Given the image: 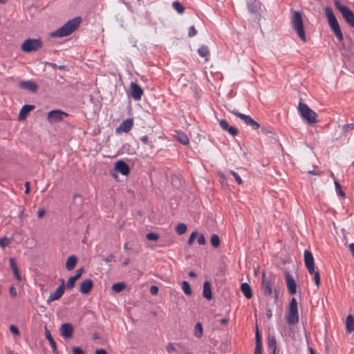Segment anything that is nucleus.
Returning <instances> with one entry per match:
<instances>
[{
    "instance_id": "nucleus-1",
    "label": "nucleus",
    "mask_w": 354,
    "mask_h": 354,
    "mask_svg": "<svg viewBox=\"0 0 354 354\" xmlns=\"http://www.w3.org/2000/svg\"><path fill=\"white\" fill-rule=\"evenodd\" d=\"M81 21L82 19L80 17H76L70 19L57 30L50 32V36L52 37H66L71 35L79 27Z\"/></svg>"
},
{
    "instance_id": "nucleus-2",
    "label": "nucleus",
    "mask_w": 354,
    "mask_h": 354,
    "mask_svg": "<svg viewBox=\"0 0 354 354\" xmlns=\"http://www.w3.org/2000/svg\"><path fill=\"white\" fill-rule=\"evenodd\" d=\"M298 111L301 117L308 124H314L318 122L317 114L301 100L298 104Z\"/></svg>"
},
{
    "instance_id": "nucleus-3",
    "label": "nucleus",
    "mask_w": 354,
    "mask_h": 354,
    "mask_svg": "<svg viewBox=\"0 0 354 354\" xmlns=\"http://www.w3.org/2000/svg\"><path fill=\"white\" fill-rule=\"evenodd\" d=\"M291 23L293 30L297 32L299 37L303 41H306V34L304 28L301 14L299 11L293 10L292 12Z\"/></svg>"
},
{
    "instance_id": "nucleus-4",
    "label": "nucleus",
    "mask_w": 354,
    "mask_h": 354,
    "mask_svg": "<svg viewBox=\"0 0 354 354\" xmlns=\"http://www.w3.org/2000/svg\"><path fill=\"white\" fill-rule=\"evenodd\" d=\"M334 4L336 8L341 12L346 23L352 28H354V13L346 6L342 5L339 1L335 0Z\"/></svg>"
},
{
    "instance_id": "nucleus-5",
    "label": "nucleus",
    "mask_w": 354,
    "mask_h": 354,
    "mask_svg": "<svg viewBox=\"0 0 354 354\" xmlns=\"http://www.w3.org/2000/svg\"><path fill=\"white\" fill-rule=\"evenodd\" d=\"M286 321L291 325L296 324L299 322L297 302L295 297L292 298L289 304L288 312L286 315Z\"/></svg>"
},
{
    "instance_id": "nucleus-6",
    "label": "nucleus",
    "mask_w": 354,
    "mask_h": 354,
    "mask_svg": "<svg viewBox=\"0 0 354 354\" xmlns=\"http://www.w3.org/2000/svg\"><path fill=\"white\" fill-rule=\"evenodd\" d=\"M43 43L40 39H27L21 46L22 51L26 53L35 52L41 48Z\"/></svg>"
},
{
    "instance_id": "nucleus-7",
    "label": "nucleus",
    "mask_w": 354,
    "mask_h": 354,
    "mask_svg": "<svg viewBox=\"0 0 354 354\" xmlns=\"http://www.w3.org/2000/svg\"><path fill=\"white\" fill-rule=\"evenodd\" d=\"M229 111L236 115L237 118H240L241 120L244 122V123L252 127V129H257L260 127L259 124L253 120L250 116L245 115L243 113H239L238 111L233 109L230 110Z\"/></svg>"
},
{
    "instance_id": "nucleus-8",
    "label": "nucleus",
    "mask_w": 354,
    "mask_h": 354,
    "mask_svg": "<svg viewBox=\"0 0 354 354\" xmlns=\"http://www.w3.org/2000/svg\"><path fill=\"white\" fill-rule=\"evenodd\" d=\"M61 281L62 284L56 288L53 293H51L49 295L47 299L48 304H50L53 301L58 300L64 295L65 290L64 280L62 279Z\"/></svg>"
},
{
    "instance_id": "nucleus-9",
    "label": "nucleus",
    "mask_w": 354,
    "mask_h": 354,
    "mask_svg": "<svg viewBox=\"0 0 354 354\" xmlns=\"http://www.w3.org/2000/svg\"><path fill=\"white\" fill-rule=\"evenodd\" d=\"M131 94L133 100L139 101L143 95L142 88L136 83L132 82L130 84Z\"/></svg>"
},
{
    "instance_id": "nucleus-10",
    "label": "nucleus",
    "mask_w": 354,
    "mask_h": 354,
    "mask_svg": "<svg viewBox=\"0 0 354 354\" xmlns=\"http://www.w3.org/2000/svg\"><path fill=\"white\" fill-rule=\"evenodd\" d=\"M285 278L288 292L290 295H295L297 292V284L289 272H285Z\"/></svg>"
},
{
    "instance_id": "nucleus-11",
    "label": "nucleus",
    "mask_w": 354,
    "mask_h": 354,
    "mask_svg": "<svg viewBox=\"0 0 354 354\" xmlns=\"http://www.w3.org/2000/svg\"><path fill=\"white\" fill-rule=\"evenodd\" d=\"M67 113L60 110L50 111L48 114V120L50 122H59L63 119L64 116H66Z\"/></svg>"
},
{
    "instance_id": "nucleus-12",
    "label": "nucleus",
    "mask_w": 354,
    "mask_h": 354,
    "mask_svg": "<svg viewBox=\"0 0 354 354\" xmlns=\"http://www.w3.org/2000/svg\"><path fill=\"white\" fill-rule=\"evenodd\" d=\"M133 126V120L132 118H127L122 121L119 127L116 129L117 133L129 132Z\"/></svg>"
},
{
    "instance_id": "nucleus-13",
    "label": "nucleus",
    "mask_w": 354,
    "mask_h": 354,
    "mask_svg": "<svg viewBox=\"0 0 354 354\" xmlns=\"http://www.w3.org/2000/svg\"><path fill=\"white\" fill-rule=\"evenodd\" d=\"M272 280L266 279L265 274L262 277V290L265 295H271L272 292Z\"/></svg>"
},
{
    "instance_id": "nucleus-14",
    "label": "nucleus",
    "mask_w": 354,
    "mask_h": 354,
    "mask_svg": "<svg viewBox=\"0 0 354 354\" xmlns=\"http://www.w3.org/2000/svg\"><path fill=\"white\" fill-rule=\"evenodd\" d=\"M73 333V327L71 324H63L60 327V334L66 339L71 338Z\"/></svg>"
},
{
    "instance_id": "nucleus-15",
    "label": "nucleus",
    "mask_w": 354,
    "mask_h": 354,
    "mask_svg": "<svg viewBox=\"0 0 354 354\" xmlns=\"http://www.w3.org/2000/svg\"><path fill=\"white\" fill-rule=\"evenodd\" d=\"M219 124L223 131H227L231 136H236L238 134V130L236 127L230 126L225 120H220Z\"/></svg>"
},
{
    "instance_id": "nucleus-16",
    "label": "nucleus",
    "mask_w": 354,
    "mask_h": 354,
    "mask_svg": "<svg viewBox=\"0 0 354 354\" xmlns=\"http://www.w3.org/2000/svg\"><path fill=\"white\" fill-rule=\"evenodd\" d=\"M115 171L120 172L122 175H128L130 173V168L128 165L123 160H118L115 165Z\"/></svg>"
},
{
    "instance_id": "nucleus-17",
    "label": "nucleus",
    "mask_w": 354,
    "mask_h": 354,
    "mask_svg": "<svg viewBox=\"0 0 354 354\" xmlns=\"http://www.w3.org/2000/svg\"><path fill=\"white\" fill-rule=\"evenodd\" d=\"M19 86L21 88L32 93L37 92L38 89L37 84L32 81H21L19 82Z\"/></svg>"
},
{
    "instance_id": "nucleus-18",
    "label": "nucleus",
    "mask_w": 354,
    "mask_h": 354,
    "mask_svg": "<svg viewBox=\"0 0 354 354\" xmlns=\"http://www.w3.org/2000/svg\"><path fill=\"white\" fill-rule=\"evenodd\" d=\"M93 286V281L91 279H85L80 285V291L82 294H88Z\"/></svg>"
},
{
    "instance_id": "nucleus-19",
    "label": "nucleus",
    "mask_w": 354,
    "mask_h": 354,
    "mask_svg": "<svg viewBox=\"0 0 354 354\" xmlns=\"http://www.w3.org/2000/svg\"><path fill=\"white\" fill-rule=\"evenodd\" d=\"M247 6L251 13H258L261 10V3L257 0H247Z\"/></svg>"
},
{
    "instance_id": "nucleus-20",
    "label": "nucleus",
    "mask_w": 354,
    "mask_h": 354,
    "mask_svg": "<svg viewBox=\"0 0 354 354\" xmlns=\"http://www.w3.org/2000/svg\"><path fill=\"white\" fill-rule=\"evenodd\" d=\"M328 25H329L330 29L332 30V31L333 32V33L335 34V35L336 36V37L337 38V39L339 41H342L343 40V34L340 29L338 21H337L335 22L330 23Z\"/></svg>"
},
{
    "instance_id": "nucleus-21",
    "label": "nucleus",
    "mask_w": 354,
    "mask_h": 354,
    "mask_svg": "<svg viewBox=\"0 0 354 354\" xmlns=\"http://www.w3.org/2000/svg\"><path fill=\"white\" fill-rule=\"evenodd\" d=\"M35 109L34 105L26 104L24 105L19 114V120H23L26 119L29 112Z\"/></svg>"
},
{
    "instance_id": "nucleus-22",
    "label": "nucleus",
    "mask_w": 354,
    "mask_h": 354,
    "mask_svg": "<svg viewBox=\"0 0 354 354\" xmlns=\"http://www.w3.org/2000/svg\"><path fill=\"white\" fill-rule=\"evenodd\" d=\"M203 296L208 300L212 298L211 283L208 281H205L203 283Z\"/></svg>"
},
{
    "instance_id": "nucleus-23",
    "label": "nucleus",
    "mask_w": 354,
    "mask_h": 354,
    "mask_svg": "<svg viewBox=\"0 0 354 354\" xmlns=\"http://www.w3.org/2000/svg\"><path fill=\"white\" fill-rule=\"evenodd\" d=\"M77 262V258L75 255H71L68 257L66 262V268L67 270L71 271L73 270Z\"/></svg>"
},
{
    "instance_id": "nucleus-24",
    "label": "nucleus",
    "mask_w": 354,
    "mask_h": 354,
    "mask_svg": "<svg viewBox=\"0 0 354 354\" xmlns=\"http://www.w3.org/2000/svg\"><path fill=\"white\" fill-rule=\"evenodd\" d=\"M241 290L243 295L247 299H250L252 297V292L250 285L247 283H243L241 285Z\"/></svg>"
},
{
    "instance_id": "nucleus-25",
    "label": "nucleus",
    "mask_w": 354,
    "mask_h": 354,
    "mask_svg": "<svg viewBox=\"0 0 354 354\" xmlns=\"http://www.w3.org/2000/svg\"><path fill=\"white\" fill-rule=\"evenodd\" d=\"M176 139L184 145H188L189 142V138L185 133L182 131H176Z\"/></svg>"
},
{
    "instance_id": "nucleus-26",
    "label": "nucleus",
    "mask_w": 354,
    "mask_h": 354,
    "mask_svg": "<svg viewBox=\"0 0 354 354\" xmlns=\"http://www.w3.org/2000/svg\"><path fill=\"white\" fill-rule=\"evenodd\" d=\"M304 263L306 266L314 265V258L310 251L306 250H304Z\"/></svg>"
},
{
    "instance_id": "nucleus-27",
    "label": "nucleus",
    "mask_w": 354,
    "mask_h": 354,
    "mask_svg": "<svg viewBox=\"0 0 354 354\" xmlns=\"http://www.w3.org/2000/svg\"><path fill=\"white\" fill-rule=\"evenodd\" d=\"M346 328L348 333H352L354 331V317L351 315L346 317Z\"/></svg>"
},
{
    "instance_id": "nucleus-28",
    "label": "nucleus",
    "mask_w": 354,
    "mask_h": 354,
    "mask_svg": "<svg viewBox=\"0 0 354 354\" xmlns=\"http://www.w3.org/2000/svg\"><path fill=\"white\" fill-rule=\"evenodd\" d=\"M325 14L328 19V24L337 21V19L333 13V9L330 7L325 8Z\"/></svg>"
},
{
    "instance_id": "nucleus-29",
    "label": "nucleus",
    "mask_w": 354,
    "mask_h": 354,
    "mask_svg": "<svg viewBox=\"0 0 354 354\" xmlns=\"http://www.w3.org/2000/svg\"><path fill=\"white\" fill-rule=\"evenodd\" d=\"M45 336L50 344L53 352L54 353H57L56 343H55V340L53 339V338L52 337L51 334H50V331L47 329V328H45Z\"/></svg>"
},
{
    "instance_id": "nucleus-30",
    "label": "nucleus",
    "mask_w": 354,
    "mask_h": 354,
    "mask_svg": "<svg viewBox=\"0 0 354 354\" xmlns=\"http://www.w3.org/2000/svg\"><path fill=\"white\" fill-rule=\"evenodd\" d=\"M203 328L201 323L198 322L195 324L194 328V335L197 338H201L203 336Z\"/></svg>"
},
{
    "instance_id": "nucleus-31",
    "label": "nucleus",
    "mask_w": 354,
    "mask_h": 354,
    "mask_svg": "<svg viewBox=\"0 0 354 354\" xmlns=\"http://www.w3.org/2000/svg\"><path fill=\"white\" fill-rule=\"evenodd\" d=\"M172 7L179 14H183L185 11L184 6L178 1H174L172 3Z\"/></svg>"
},
{
    "instance_id": "nucleus-32",
    "label": "nucleus",
    "mask_w": 354,
    "mask_h": 354,
    "mask_svg": "<svg viewBox=\"0 0 354 354\" xmlns=\"http://www.w3.org/2000/svg\"><path fill=\"white\" fill-rule=\"evenodd\" d=\"M125 287L126 285L124 282H119L113 284L111 288L113 291L118 293L122 291L125 288Z\"/></svg>"
},
{
    "instance_id": "nucleus-33",
    "label": "nucleus",
    "mask_w": 354,
    "mask_h": 354,
    "mask_svg": "<svg viewBox=\"0 0 354 354\" xmlns=\"http://www.w3.org/2000/svg\"><path fill=\"white\" fill-rule=\"evenodd\" d=\"M268 346L271 349H277V342L274 335H268Z\"/></svg>"
},
{
    "instance_id": "nucleus-34",
    "label": "nucleus",
    "mask_w": 354,
    "mask_h": 354,
    "mask_svg": "<svg viewBox=\"0 0 354 354\" xmlns=\"http://www.w3.org/2000/svg\"><path fill=\"white\" fill-rule=\"evenodd\" d=\"M198 53L202 57H205L207 56L209 53L208 47L206 45L201 46L198 49Z\"/></svg>"
},
{
    "instance_id": "nucleus-35",
    "label": "nucleus",
    "mask_w": 354,
    "mask_h": 354,
    "mask_svg": "<svg viewBox=\"0 0 354 354\" xmlns=\"http://www.w3.org/2000/svg\"><path fill=\"white\" fill-rule=\"evenodd\" d=\"M182 289H183V292H185V294H186L187 295H191L192 293V290L190 287V285L186 281H183L182 282Z\"/></svg>"
},
{
    "instance_id": "nucleus-36",
    "label": "nucleus",
    "mask_w": 354,
    "mask_h": 354,
    "mask_svg": "<svg viewBox=\"0 0 354 354\" xmlns=\"http://www.w3.org/2000/svg\"><path fill=\"white\" fill-rule=\"evenodd\" d=\"M211 245L214 248H218L220 245V238L217 234H212L210 239Z\"/></svg>"
},
{
    "instance_id": "nucleus-37",
    "label": "nucleus",
    "mask_w": 354,
    "mask_h": 354,
    "mask_svg": "<svg viewBox=\"0 0 354 354\" xmlns=\"http://www.w3.org/2000/svg\"><path fill=\"white\" fill-rule=\"evenodd\" d=\"M187 230V225L184 223H179L176 227V232L179 235H182L186 232Z\"/></svg>"
},
{
    "instance_id": "nucleus-38",
    "label": "nucleus",
    "mask_w": 354,
    "mask_h": 354,
    "mask_svg": "<svg viewBox=\"0 0 354 354\" xmlns=\"http://www.w3.org/2000/svg\"><path fill=\"white\" fill-rule=\"evenodd\" d=\"M335 190L337 192V194L339 195V196H345V193L344 192L342 189V187H341V185L339 184V183L335 180Z\"/></svg>"
},
{
    "instance_id": "nucleus-39",
    "label": "nucleus",
    "mask_w": 354,
    "mask_h": 354,
    "mask_svg": "<svg viewBox=\"0 0 354 354\" xmlns=\"http://www.w3.org/2000/svg\"><path fill=\"white\" fill-rule=\"evenodd\" d=\"M10 243V239L6 236L0 238V248H4Z\"/></svg>"
},
{
    "instance_id": "nucleus-40",
    "label": "nucleus",
    "mask_w": 354,
    "mask_h": 354,
    "mask_svg": "<svg viewBox=\"0 0 354 354\" xmlns=\"http://www.w3.org/2000/svg\"><path fill=\"white\" fill-rule=\"evenodd\" d=\"M140 140L145 145H149L151 149H153L154 147V145L149 141V138L147 136H143L140 138Z\"/></svg>"
},
{
    "instance_id": "nucleus-41",
    "label": "nucleus",
    "mask_w": 354,
    "mask_h": 354,
    "mask_svg": "<svg viewBox=\"0 0 354 354\" xmlns=\"http://www.w3.org/2000/svg\"><path fill=\"white\" fill-rule=\"evenodd\" d=\"M146 238L149 241H156L159 239V235L156 233L149 232L146 234Z\"/></svg>"
},
{
    "instance_id": "nucleus-42",
    "label": "nucleus",
    "mask_w": 354,
    "mask_h": 354,
    "mask_svg": "<svg viewBox=\"0 0 354 354\" xmlns=\"http://www.w3.org/2000/svg\"><path fill=\"white\" fill-rule=\"evenodd\" d=\"M75 281H76V280H75V277H71L67 281L66 286V288L68 290H71L75 286Z\"/></svg>"
},
{
    "instance_id": "nucleus-43",
    "label": "nucleus",
    "mask_w": 354,
    "mask_h": 354,
    "mask_svg": "<svg viewBox=\"0 0 354 354\" xmlns=\"http://www.w3.org/2000/svg\"><path fill=\"white\" fill-rule=\"evenodd\" d=\"M230 173L234 176V179L238 183V184H239V185L243 184V180H242L241 176L236 172H235L234 171L230 170Z\"/></svg>"
},
{
    "instance_id": "nucleus-44",
    "label": "nucleus",
    "mask_w": 354,
    "mask_h": 354,
    "mask_svg": "<svg viewBox=\"0 0 354 354\" xmlns=\"http://www.w3.org/2000/svg\"><path fill=\"white\" fill-rule=\"evenodd\" d=\"M342 131L344 133H346L350 130H353L354 129V122L351 123V124H344L342 126Z\"/></svg>"
},
{
    "instance_id": "nucleus-45",
    "label": "nucleus",
    "mask_w": 354,
    "mask_h": 354,
    "mask_svg": "<svg viewBox=\"0 0 354 354\" xmlns=\"http://www.w3.org/2000/svg\"><path fill=\"white\" fill-rule=\"evenodd\" d=\"M197 235H198V232L196 231H194L191 234V235L188 239V241H187L188 245H192L193 244Z\"/></svg>"
},
{
    "instance_id": "nucleus-46",
    "label": "nucleus",
    "mask_w": 354,
    "mask_h": 354,
    "mask_svg": "<svg viewBox=\"0 0 354 354\" xmlns=\"http://www.w3.org/2000/svg\"><path fill=\"white\" fill-rule=\"evenodd\" d=\"M9 329H10V331L15 335H17V336L19 335V334H20L19 330L15 325H10Z\"/></svg>"
},
{
    "instance_id": "nucleus-47",
    "label": "nucleus",
    "mask_w": 354,
    "mask_h": 354,
    "mask_svg": "<svg viewBox=\"0 0 354 354\" xmlns=\"http://www.w3.org/2000/svg\"><path fill=\"white\" fill-rule=\"evenodd\" d=\"M197 34V30H196L195 27L194 26H192L189 28L188 30V36L189 37H192L195 36Z\"/></svg>"
},
{
    "instance_id": "nucleus-48",
    "label": "nucleus",
    "mask_w": 354,
    "mask_h": 354,
    "mask_svg": "<svg viewBox=\"0 0 354 354\" xmlns=\"http://www.w3.org/2000/svg\"><path fill=\"white\" fill-rule=\"evenodd\" d=\"M83 272H84V268H80L76 270L75 274L74 276H72V277H75V280L77 281L82 276Z\"/></svg>"
},
{
    "instance_id": "nucleus-49",
    "label": "nucleus",
    "mask_w": 354,
    "mask_h": 354,
    "mask_svg": "<svg viewBox=\"0 0 354 354\" xmlns=\"http://www.w3.org/2000/svg\"><path fill=\"white\" fill-rule=\"evenodd\" d=\"M255 340H256L255 344H261V335H260L258 328H257L256 332H255Z\"/></svg>"
},
{
    "instance_id": "nucleus-50",
    "label": "nucleus",
    "mask_w": 354,
    "mask_h": 354,
    "mask_svg": "<svg viewBox=\"0 0 354 354\" xmlns=\"http://www.w3.org/2000/svg\"><path fill=\"white\" fill-rule=\"evenodd\" d=\"M9 264L12 270L17 268L16 261L13 257L9 259Z\"/></svg>"
},
{
    "instance_id": "nucleus-51",
    "label": "nucleus",
    "mask_w": 354,
    "mask_h": 354,
    "mask_svg": "<svg viewBox=\"0 0 354 354\" xmlns=\"http://www.w3.org/2000/svg\"><path fill=\"white\" fill-rule=\"evenodd\" d=\"M149 292L152 295H156L158 292V287L156 286H151Z\"/></svg>"
},
{
    "instance_id": "nucleus-52",
    "label": "nucleus",
    "mask_w": 354,
    "mask_h": 354,
    "mask_svg": "<svg viewBox=\"0 0 354 354\" xmlns=\"http://www.w3.org/2000/svg\"><path fill=\"white\" fill-rule=\"evenodd\" d=\"M313 275L315 283L317 286H319L320 283V275L319 272H316Z\"/></svg>"
},
{
    "instance_id": "nucleus-53",
    "label": "nucleus",
    "mask_w": 354,
    "mask_h": 354,
    "mask_svg": "<svg viewBox=\"0 0 354 354\" xmlns=\"http://www.w3.org/2000/svg\"><path fill=\"white\" fill-rule=\"evenodd\" d=\"M12 270L14 276L17 279V281H21V275H20V274L19 272L18 268H16V269H12Z\"/></svg>"
},
{
    "instance_id": "nucleus-54",
    "label": "nucleus",
    "mask_w": 354,
    "mask_h": 354,
    "mask_svg": "<svg viewBox=\"0 0 354 354\" xmlns=\"http://www.w3.org/2000/svg\"><path fill=\"white\" fill-rule=\"evenodd\" d=\"M262 344H255V350L254 354H262Z\"/></svg>"
},
{
    "instance_id": "nucleus-55",
    "label": "nucleus",
    "mask_w": 354,
    "mask_h": 354,
    "mask_svg": "<svg viewBox=\"0 0 354 354\" xmlns=\"http://www.w3.org/2000/svg\"><path fill=\"white\" fill-rule=\"evenodd\" d=\"M114 258V255L113 254H109V256L107 257H102V259L105 261L106 263H109L111 262Z\"/></svg>"
},
{
    "instance_id": "nucleus-56",
    "label": "nucleus",
    "mask_w": 354,
    "mask_h": 354,
    "mask_svg": "<svg viewBox=\"0 0 354 354\" xmlns=\"http://www.w3.org/2000/svg\"><path fill=\"white\" fill-rule=\"evenodd\" d=\"M73 354H85L84 351L80 347H74Z\"/></svg>"
},
{
    "instance_id": "nucleus-57",
    "label": "nucleus",
    "mask_w": 354,
    "mask_h": 354,
    "mask_svg": "<svg viewBox=\"0 0 354 354\" xmlns=\"http://www.w3.org/2000/svg\"><path fill=\"white\" fill-rule=\"evenodd\" d=\"M198 243L200 245H205V239L203 234H200L198 237Z\"/></svg>"
},
{
    "instance_id": "nucleus-58",
    "label": "nucleus",
    "mask_w": 354,
    "mask_h": 354,
    "mask_svg": "<svg viewBox=\"0 0 354 354\" xmlns=\"http://www.w3.org/2000/svg\"><path fill=\"white\" fill-rule=\"evenodd\" d=\"M308 272L310 274H314L315 273H316L317 271L315 270V264L314 265H310V266H306Z\"/></svg>"
},
{
    "instance_id": "nucleus-59",
    "label": "nucleus",
    "mask_w": 354,
    "mask_h": 354,
    "mask_svg": "<svg viewBox=\"0 0 354 354\" xmlns=\"http://www.w3.org/2000/svg\"><path fill=\"white\" fill-rule=\"evenodd\" d=\"M167 351L169 353H171L173 352H174L176 351V348L174 346V345L172 344H169L167 346Z\"/></svg>"
},
{
    "instance_id": "nucleus-60",
    "label": "nucleus",
    "mask_w": 354,
    "mask_h": 354,
    "mask_svg": "<svg viewBox=\"0 0 354 354\" xmlns=\"http://www.w3.org/2000/svg\"><path fill=\"white\" fill-rule=\"evenodd\" d=\"M266 315L268 319H270L272 317V310L270 308L266 310Z\"/></svg>"
},
{
    "instance_id": "nucleus-61",
    "label": "nucleus",
    "mask_w": 354,
    "mask_h": 354,
    "mask_svg": "<svg viewBox=\"0 0 354 354\" xmlns=\"http://www.w3.org/2000/svg\"><path fill=\"white\" fill-rule=\"evenodd\" d=\"M45 209H40L38 212H37V216L39 218H42L44 216V215L45 214Z\"/></svg>"
},
{
    "instance_id": "nucleus-62",
    "label": "nucleus",
    "mask_w": 354,
    "mask_h": 354,
    "mask_svg": "<svg viewBox=\"0 0 354 354\" xmlns=\"http://www.w3.org/2000/svg\"><path fill=\"white\" fill-rule=\"evenodd\" d=\"M95 354H107V352L105 349L100 348L97 349L95 352Z\"/></svg>"
},
{
    "instance_id": "nucleus-63",
    "label": "nucleus",
    "mask_w": 354,
    "mask_h": 354,
    "mask_svg": "<svg viewBox=\"0 0 354 354\" xmlns=\"http://www.w3.org/2000/svg\"><path fill=\"white\" fill-rule=\"evenodd\" d=\"M10 292L12 296L15 297L17 295V290H16L15 288L13 287V286L10 287Z\"/></svg>"
},
{
    "instance_id": "nucleus-64",
    "label": "nucleus",
    "mask_w": 354,
    "mask_h": 354,
    "mask_svg": "<svg viewBox=\"0 0 354 354\" xmlns=\"http://www.w3.org/2000/svg\"><path fill=\"white\" fill-rule=\"evenodd\" d=\"M30 184L29 182H26L25 183V188H26V190H25V193L26 194H28L29 192H30Z\"/></svg>"
}]
</instances>
